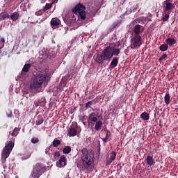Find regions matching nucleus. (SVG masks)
Returning <instances> with one entry per match:
<instances>
[{"instance_id": "1", "label": "nucleus", "mask_w": 178, "mask_h": 178, "mask_svg": "<svg viewBox=\"0 0 178 178\" xmlns=\"http://www.w3.org/2000/svg\"><path fill=\"white\" fill-rule=\"evenodd\" d=\"M120 54V49L116 47V44H109V46L104 47L102 54H98L96 56L95 62L99 65H104L106 61L111 62L113 56H119Z\"/></svg>"}, {"instance_id": "2", "label": "nucleus", "mask_w": 178, "mask_h": 178, "mask_svg": "<svg viewBox=\"0 0 178 178\" xmlns=\"http://www.w3.org/2000/svg\"><path fill=\"white\" fill-rule=\"evenodd\" d=\"M81 160H79L76 164L79 169H87L88 172H92L94 168V154L88 152L87 148H83L81 150Z\"/></svg>"}, {"instance_id": "3", "label": "nucleus", "mask_w": 178, "mask_h": 178, "mask_svg": "<svg viewBox=\"0 0 178 178\" xmlns=\"http://www.w3.org/2000/svg\"><path fill=\"white\" fill-rule=\"evenodd\" d=\"M47 77H49V71L48 69L37 72L30 84V88L35 90L36 92H41L42 84H44V81L47 80Z\"/></svg>"}, {"instance_id": "4", "label": "nucleus", "mask_w": 178, "mask_h": 178, "mask_svg": "<svg viewBox=\"0 0 178 178\" xmlns=\"http://www.w3.org/2000/svg\"><path fill=\"white\" fill-rule=\"evenodd\" d=\"M42 173H44V167L40 163H36L33 166L31 176L32 178H40Z\"/></svg>"}, {"instance_id": "5", "label": "nucleus", "mask_w": 178, "mask_h": 178, "mask_svg": "<svg viewBox=\"0 0 178 178\" xmlns=\"http://www.w3.org/2000/svg\"><path fill=\"white\" fill-rule=\"evenodd\" d=\"M73 13H79L81 20H86V6L81 3L76 5L74 9H72Z\"/></svg>"}, {"instance_id": "6", "label": "nucleus", "mask_w": 178, "mask_h": 178, "mask_svg": "<svg viewBox=\"0 0 178 178\" xmlns=\"http://www.w3.org/2000/svg\"><path fill=\"white\" fill-rule=\"evenodd\" d=\"M13 147H15V143L12 141H10L7 145H6L1 153L2 159L6 161V158L9 157L10 152H12V149H13Z\"/></svg>"}, {"instance_id": "7", "label": "nucleus", "mask_w": 178, "mask_h": 178, "mask_svg": "<svg viewBox=\"0 0 178 178\" xmlns=\"http://www.w3.org/2000/svg\"><path fill=\"white\" fill-rule=\"evenodd\" d=\"M143 44V41L141 38V35H133L131 39V49H137V48H140Z\"/></svg>"}, {"instance_id": "8", "label": "nucleus", "mask_w": 178, "mask_h": 178, "mask_svg": "<svg viewBox=\"0 0 178 178\" xmlns=\"http://www.w3.org/2000/svg\"><path fill=\"white\" fill-rule=\"evenodd\" d=\"M98 118H99V113L92 112L89 115L88 119V126H94L95 124V122H98Z\"/></svg>"}, {"instance_id": "9", "label": "nucleus", "mask_w": 178, "mask_h": 178, "mask_svg": "<svg viewBox=\"0 0 178 178\" xmlns=\"http://www.w3.org/2000/svg\"><path fill=\"white\" fill-rule=\"evenodd\" d=\"M165 6V13H169L171 10H173V8H175V6L173 3H170V0H165L164 1Z\"/></svg>"}, {"instance_id": "10", "label": "nucleus", "mask_w": 178, "mask_h": 178, "mask_svg": "<svg viewBox=\"0 0 178 178\" xmlns=\"http://www.w3.org/2000/svg\"><path fill=\"white\" fill-rule=\"evenodd\" d=\"M141 27H143V26H141L140 24H136L134 26V27L133 29V32L134 33V35H140V34L141 33Z\"/></svg>"}, {"instance_id": "11", "label": "nucleus", "mask_w": 178, "mask_h": 178, "mask_svg": "<svg viewBox=\"0 0 178 178\" xmlns=\"http://www.w3.org/2000/svg\"><path fill=\"white\" fill-rule=\"evenodd\" d=\"M66 157L65 156H61L59 161L57 162V165L58 166H59V168H62L63 166H66Z\"/></svg>"}, {"instance_id": "12", "label": "nucleus", "mask_w": 178, "mask_h": 178, "mask_svg": "<svg viewBox=\"0 0 178 178\" xmlns=\"http://www.w3.org/2000/svg\"><path fill=\"white\" fill-rule=\"evenodd\" d=\"M145 161L149 166H152V165H154L155 163V160L154 159V157L151 156H147Z\"/></svg>"}, {"instance_id": "13", "label": "nucleus", "mask_w": 178, "mask_h": 178, "mask_svg": "<svg viewBox=\"0 0 178 178\" xmlns=\"http://www.w3.org/2000/svg\"><path fill=\"white\" fill-rule=\"evenodd\" d=\"M68 134L70 137H74L77 134V129L73 127H70L68 130Z\"/></svg>"}, {"instance_id": "14", "label": "nucleus", "mask_w": 178, "mask_h": 178, "mask_svg": "<svg viewBox=\"0 0 178 178\" xmlns=\"http://www.w3.org/2000/svg\"><path fill=\"white\" fill-rule=\"evenodd\" d=\"M165 42L168 45L172 47V45H175V44H176V39L168 38L165 40Z\"/></svg>"}, {"instance_id": "15", "label": "nucleus", "mask_w": 178, "mask_h": 178, "mask_svg": "<svg viewBox=\"0 0 178 178\" xmlns=\"http://www.w3.org/2000/svg\"><path fill=\"white\" fill-rule=\"evenodd\" d=\"M118 63H119V58H118V57H115L111 63L112 69H115V67L118 66Z\"/></svg>"}, {"instance_id": "16", "label": "nucleus", "mask_w": 178, "mask_h": 178, "mask_svg": "<svg viewBox=\"0 0 178 178\" xmlns=\"http://www.w3.org/2000/svg\"><path fill=\"white\" fill-rule=\"evenodd\" d=\"M102 127V120H97V122H95V129L97 131H99L101 130Z\"/></svg>"}, {"instance_id": "17", "label": "nucleus", "mask_w": 178, "mask_h": 178, "mask_svg": "<svg viewBox=\"0 0 178 178\" xmlns=\"http://www.w3.org/2000/svg\"><path fill=\"white\" fill-rule=\"evenodd\" d=\"M140 119L145 121L149 120V114L147 112L142 113L140 114Z\"/></svg>"}, {"instance_id": "18", "label": "nucleus", "mask_w": 178, "mask_h": 178, "mask_svg": "<svg viewBox=\"0 0 178 178\" xmlns=\"http://www.w3.org/2000/svg\"><path fill=\"white\" fill-rule=\"evenodd\" d=\"M30 67H31V64L30 63L26 64L22 68V73H29L30 70Z\"/></svg>"}, {"instance_id": "19", "label": "nucleus", "mask_w": 178, "mask_h": 178, "mask_svg": "<svg viewBox=\"0 0 178 178\" xmlns=\"http://www.w3.org/2000/svg\"><path fill=\"white\" fill-rule=\"evenodd\" d=\"M9 18H10V15H9L6 12L0 14V20H5L6 19Z\"/></svg>"}, {"instance_id": "20", "label": "nucleus", "mask_w": 178, "mask_h": 178, "mask_svg": "<svg viewBox=\"0 0 178 178\" xmlns=\"http://www.w3.org/2000/svg\"><path fill=\"white\" fill-rule=\"evenodd\" d=\"M11 20L16 22L19 19V13L15 12L12 15H10Z\"/></svg>"}, {"instance_id": "21", "label": "nucleus", "mask_w": 178, "mask_h": 178, "mask_svg": "<svg viewBox=\"0 0 178 178\" xmlns=\"http://www.w3.org/2000/svg\"><path fill=\"white\" fill-rule=\"evenodd\" d=\"M44 120H45V118L42 116H38V120H36V125L40 126V124H42L44 123Z\"/></svg>"}, {"instance_id": "22", "label": "nucleus", "mask_w": 178, "mask_h": 178, "mask_svg": "<svg viewBox=\"0 0 178 178\" xmlns=\"http://www.w3.org/2000/svg\"><path fill=\"white\" fill-rule=\"evenodd\" d=\"M164 102L166 105H169L170 104V95L169 93H166L164 97Z\"/></svg>"}, {"instance_id": "23", "label": "nucleus", "mask_w": 178, "mask_h": 178, "mask_svg": "<svg viewBox=\"0 0 178 178\" xmlns=\"http://www.w3.org/2000/svg\"><path fill=\"white\" fill-rule=\"evenodd\" d=\"M63 152L65 154H70V152H72V147H70V146H65Z\"/></svg>"}, {"instance_id": "24", "label": "nucleus", "mask_w": 178, "mask_h": 178, "mask_svg": "<svg viewBox=\"0 0 178 178\" xmlns=\"http://www.w3.org/2000/svg\"><path fill=\"white\" fill-rule=\"evenodd\" d=\"M168 48H169V46L167 44H163L159 47V49L162 52H165V51H168Z\"/></svg>"}, {"instance_id": "25", "label": "nucleus", "mask_w": 178, "mask_h": 178, "mask_svg": "<svg viewBox=\"0 0 178 178\" xmlns=\"http://www.w3.org/2000/svg\"><path fill=\"white\" fill-rule=\"evenodd\" d=\"M19 131H20V129H19V128L15 127L13 130V131L11 134V136L13 137H16L17 136V135L19 134Z\"/></svg>"}, {"instance_id": "26", "label": "nucleus", "mask_w": 178, "mask_h": 178, "mask_svg": "<svg viewBox=\"0 0 178 178\" xmlns=\"http://www.w3.org/2000/svg\"><path fill=\"white\" fill-rule=\"evenodd\" d=\"M52 145L53 147H59L60 145V140L58 139H54V141L52 142Z\"/></svg>"}, {"instance_id": "27", "label": "nucleus", "mask_w": 178, "mask_h": 178, "mask_svg": "<svg viewBox=\"0 0 178 178\" xmlns=\"http://www.w3.org/2000/svg\"><path fill=\"white\" fill-rule=\"evenodd\" d=\"M52 5L53 4L51 3H47L45 6L43 8V12H47V10H49V9L52 8Z\"/></svg>"}, {"instance_id": "28", "label": "nucleus", "mask_w": 178, "mask_h": 178, "mask_svg": "<svg viewBox=\"0 0 178 178\" xmlns=\"http://www.w3.org/2000/svg\"><path fill=\"white\" fill-rule=\"evenodd\" d=\"M51 25L53 26H59V21L58 19H52L51 21Z\"/></svg>"}, {"instance_id": "29", "label": "nucleus", "mask_w": 178, "mask_h": 178, "mask_svg": "<svg viewBox=\"0 0 178 178\" xmlns=\"http://www.w3.org/2000/svg\"><path fill=\"white\" fill-rule=\"evenodd\" d=\"M92 106V101H89L85 104L86 109H88Z\"/></svg>"}, {"instance_id": "30", "label": "nucleus", "mask_w": 178, "mask_h": 178, "mask_svg": "<svg viewBox=\"0 0 178 178\" xmlns=\"http://www.w3.org/2000/svg\"><path fill=\"white\" fill-rule=\"evenodd\" d=\"M168 20H169V13H165V15L162 18V21L163 22H168Z\"/></svg>"}, {"instance_id": "31", "label": "nucleus", "mask_w": 178, "mask_h": 178, "mask_svg": "<svg viewBox=\"0 0 178 178\" xmlns=\"http://www.w3.org/2000/svg\"><path fill=\"white\" fill-rule=\"evenodd\" d=\"M166 58H168V54L163 53L162 54V56L160 57V58L159 59V62H162V60H163V59H166Z\"/></svg>"}, {"instance_id": "32", "label": "nucleus", "mask_w": 178, "mask_h": 178, "mask_svg": "<svg viewBox=\"0 0 178 178\" xmlns=\"http://www.w3.org/2000/svg\"><path fill=\"white\" fill-rule=\"evenodd\" d=\"M110 159H113L115 161V159H116V152H111V154H110Z\"/></svg>"}, {"instance_id": "33", "label": "nucleus", "mask_w": 178, "mask_h": 178, "mask_svg": "<svg viewBox=\"0 0 178 178\" xmlns=\"http://www.w3.org/2000/svg\"><path fill=\"white\" fill-rule=\"evenodd\" d=\"M115 160L113 159L109 158L108 159L106 160V166H109L112 162H113Z\"/></svg>"}, {"instance_id": "34", "label": "nucleus", "mask_w": 178, "mask_h": 178, "mask_svg": "<svg viewBox=\"0 0 178 178\" xmlns=\"http://www.w3.org/2000/svg\"><path fill=\"white\" fill-rule=\"evenodd\" d=\"M54 159L58 160V158H59L60 156V152L56 151L54 154Z\"/></svg>"}, {"instance_id": "35", "label": "nucleus", "mask_w": 178, "mask_h": 178, "mask_svg": "<svg viewBox=\"0 0 178 178\" xmlns=\"http://www.w3.org/2000/svg\"><path fill=\"white\" fill-rule=\"evenodd\" d=\"M31 141L32 144H37V143L40 142V139L38 138H33Z\"/></svg>"}, {"instance_id": "36", "label": "nucleus", "mask_w": 178, "mask_h": 178, "mask_svg": "<svg viewBox=\"0 0 178 178\" xmlns=\"http://www.w3.org/2000/svg\"><path fill=\"white\" fill-rule=\"evenodd\" d=\"M109 138L108 137V134H106V137L105 138H103V142L104 143H108V139Z\"/></svg>"}, {"instance_id": "37", "label": "nucleus", "mask_w": 178, "mask_h": 178, "mask_svg": "<svg viewBox=\"0 0 178 178\" xmlns=\"http://www.w3.org/2000/svg\"><path fill=\"white\" fill-rule=\"evenodd\" d=\"M3 47H5V44L2 43V42L0 41V49H1V48H3Z\"/></svg>"}, {"instance_id": "38", "label": "nucleus", "mask_w": 178, "mask_h": 178, "mask_svg": "<svg viewBox=\"0 0 178 178\" xmlns=\"http://www.w3.org/2000/svg\"><path fill=\"white\" fill-rule=\"evenodd\" d=\"M0 41H1V42H2L3 44H5V38H1Z\"/></svg>"}, {"instance_id": "39", "label": "nucleus", "mask_w": 178, "mask_h": 178, "mask_svg": "<svg viewBox=\"0 0 178 178\" xmlns=\"http://www.w3.org/2000/svg\"><path fill=\"white\" fill-rule=\"evenodd\" d=\"M58 0H54L51 2L52 5H54V3H58Z\"/></svg>"}, {"instance_id": "40", "label": "nucleus", "mask_w": 178, "mask_h": 178, "mask_svg": "<svg viewBox=\"0 0 178 178\" xmlns=\"http://www.w3.org/2000/svg\"><path fill=\"white\" fill-rule=\"evenodd\" d=\"M2 163H3V169H6V168H8V166L5 165V162L3 161Z\"/></svg>"}, {"instance_id": "41", "label": "nucleus", "mask_w": 178, "mask_h": 178, "mask_svg": "<svg viewBox=\"0 0 178 178\" xmlns=\"http://www.w3.org/2000/svg\"><path fill=\"white\" fill-rule=\"evenodd\" d=\"M41 3H45L47 2V0H40Z\"/></svg>"}, {"instance_id": "42", "label": "nucleus", "mask_w": 178, "mask_h": 178, "mask_svg": "<svg viewBox=\"0 0 178 178\" xmlns=\"http://www.w3.org/2000/svg\"><path fill=\"white\" fill-rule=\"evenodd\" d=\"M30 156H31V154H29L28 155V156H27L26 158H25V159H29V158H30Z\"/></svg>"}, {"instance_id": "43", "label": "nucleus", "mask_w": 178, "mask_h": 178, "mask_svg": "<svg viewBox=\"0 0 178 178\" xmlns=\"http://www.w3.org/2000/svg\"><path fill=\"white\" fill-rule=\"evenodd\" d=\"M45 101V99H42V102H44Z\"/></svg>"}, {"instance_id": "44", "label": "nucleus", "mask_w": 178, "mask_h": 178, "mask_svg": "<svg viewBox=\"0 0 178 178\" xmlns=\"http://www.w3.org/2000/svg\"><path fill=\"white\" fill-rule=\"evenodd\" d=\"M92 111H95L94 108H92Z\"/></svg>"}]
</instances>
